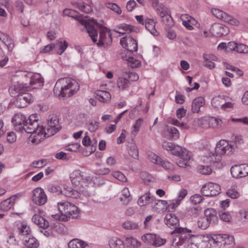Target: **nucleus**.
<instances>
[{"label": "nucleus", "instance_id": "f257e3e1", "mask_svg": "<svg viewBox=\"0 0 248 248\" xmlns=\"http://www.w3.org/2000/svg\"><path fill=\"white\" fill-rule=\"evenodd\" d=\"M174 232L173 248H198L202 243H208L213 248H224L226 244V235H191V230L183 228H178Z\"/></svg>", "mask_w": 248, "mask_h": 248}, {"label": "nucleus", "instance_id": "f03ea898", "mask_svg": "<svg viewBox=\"0 0 248 248\" xmlns=\"http://www.w3.org/2000/svg\"><path fill=\"white\" fill-rule=\"evenodd\" d=\"M25 80L20 81L19 76L14 75L12 77L11 84L9 89L12 96H16L19 93L40 88L44 85V79L39 74L28 73L25 75Z\"/></svg>", "mask_w": 248, "mask_h": 248}, {"label": "nucleus", "instance_id": "7ed1b4c3", "mask_svg": "<svg viewBox=\"0 0 248 248\" xmlns=\"http://www.w3.org/2000/svg\"><path fill=\"white\" fill-rule=\"evenodd\" d=\"M235 147L229 140H220L216 144L215 151L209 152L202 157V160L206 164L218 163L222 160V156L233 154Z\"/></svg>", "mask_w": 248, "mask_h": 248}, {"label": "nucleus", "instance_id": "20e7f679", "mask_svg": "<svg viewBox=\"0 0 248 248\" xmlns=\"http://www.w3.org/2000/svg\"><path fill=\"white\" fill-rule=\"evenodd\" d=\"M79 89V85L76 80L70 78H63L56 81L53 92L56 96L65 99L77 93Z\"/></svg>", "mask_w": 248, "mask_h": 248}, {"label": "nucleus", "instance_id": "39448f33", "mask_svg": "<svg viewBox=\"0 0 248 248\" xmlns=\"http://www.w3.org/2000/svg\"><path fill=\"white\" fill-rule=\"evenodd\" d=\"M23 131L31 134L29 138V142L34 144L39 143L45 138V135L43 133V126H39L37 116L35 114L30 116L24 126Z\"/></svg>", "mask_w": 248, "mask_h": 248}, {"label": "nucleus", "instance_id": "423d86ee", "mask_svg": "<svg viewBox=\"0 0 248 248\" xmlns=\"http://www.w3.org/2000/svg\"><path fill=\"white\" fill-rule=\"evenodd\" d=\"M162 147L173 155L178 156L180 158L176 163L180 167L186 168L189 166V161L191 157L190 152L186 148L175 144L172 142L164 141L162 142Z\"/></svg>", "mask_w": 248, "mask_h": 248}, {"label": "nucleus", "instance_id": "0eeeda50", "mask_svg": "<svg viewBox=\"0 0 248 248\" xmlns=\"http://www.w3.org/2000/svg\"><path fill=\"white\" fill-rule=\"evenodd\" d=\"M70 178L72 185L79 188L88 186L89 185L96 186L104 184L98 182L100 178L95 177L93 179L92 174L82 171L79 169L73 170L70 174Z\"/></svg>", "mask_w": 248, "mask_h": 248}, {"label": "nucleus", "instance_id": "6e6552de", "mask_svg": "<svg viewBox=\"0 0 248 248\" xmlns=\"http://www.w3.org/2000/svg\"><path fill=\"white\" fill-rule=\"evenodd\" d=\"M57 207L60 213L51 216L57 220L67 221L70 217L77 218L79 214L78 207L67 201L58 202Z\"/></svg>", "mask_w": 248, "mask_h": 248}, {"label": "nucleus", "instance_id": "1a4fd4ad", "mask_svg": "<svg viewBox=\"0 0 248 248\" xmlns=\"http://www.w3.org/2000/svg\"><path fill=\"white\" fill-rule=\"evenodd\" d=\"M85 28L92 41L98 46L108 45L112 42L110 31L108 28L102 27L100 29L98 39L97 31L90 23H88Z\"/></svg>", "mask_w": 248, "mask_h": 248}, {"label": "nucleus", "instance_id": "9d476101", "mask_svg": "<svg viewBox=\"0 0 248 248\" xmlns=\"http://www.w3.org/2000/svg\"><path fill=\"white\" fill-rule=\"evenodd\" d=\"M59 121L57 115H50L47 119V126L46 129L43 127V133L45 138H48L54 135L58 132L60 129L59 126Z\"/></svg>", "mask_w": 248, "mask_h": 248}, {"label": "nucleus", "instance_id": "9b49d317", "mask_svg": "<svg viewBox=\"0 0 248 248\" xmlns=\"http://www.w3.org/2000/svg\"><path fill=\"white\" fill-rule=\"evenodd\" d=\"M201 192L206 197L216 196L221 192V187L217 183L208 182L202 186Z\"/></svg>", "mask_w": 248, "mask_h": 248}, {"label": "nucleus", "instance_id": "f8f14e48", "mask_svg": "<svg viewBox=\"0 0 248 248\" xmlns=\"http://www.w3.org/2000/svg\"><path fill=\"white\" fill-rule=\"evenodd\" d=\"M211 12L215 17L224 22L234 26H237L239 24V22L237 19L233 18L232 16L221 10L214 8L211 9Z\"/></svg>", "mask_w": 248, "mask_h": 248}, {"label": "nucleus", "instance_id": "ddd939ff", "mask_svg": "<svg viewBox=\"0 0 248 248\" xmlns=\"http://www.w3.org/2000/svg\"><path fill=\"white\" fill-rule=\"evenodd\" d=\"M47 196L44 189L41 187H37L32 191L31 200L33 203L41 206L47 202Z\"/></svg>", "mask_w": 248, "mask_h": 248}, {"label": "nucleus", "instance_id": "4468645a", "mask_svg": "<svg viewBox=\"0 0 248 248\" xmlns=\"http://www.w3.org/2000/svg\"><path fill=\"white\" fill-rule=\"evenodd\" d=\"M232 177L238 179L248 176V164L233 165L231 168Z\"/></svg>", "mask_w": 248, "mask_h": 248}, {"label": "nucleus", "instance_id": "2eb2a0df", "mask_svg": "<svg viewBox=\"0 0 248 248\" xmlns=\"http://www.w3.org/2000/svg\"><path fill=\"white\" fill-rule=\"evenodd\" d=\"M120 43L125 48L127 52L131 53L137 51L138 43L137 41L130 36H126L121 39Z\"/></svg>", "mask_w": 248, "mask_h": 248}, {"label": "nucleus", "instance_id": "dca6fc26", "mask_svg": "<svg viewBox=\"0 0 248 248\" xmlns=\"http://www.w3.org/2000/svg\"><path fill=\"white\" fill-rule=\"evenodd\" d=\"M27 121L26 116L21 113L15 114L12 120L15 130L21 132H23V128Z\"/></svg>", "mask_w": 248, "mask_h": 248}, {"label": "nucleus", "instance_id": "f3484780", "mask_svg": "<svg viewBox=\"0 0 248 248\" xmlns=\"http://www.w3.org/2000/svg\"><path fill=\"white\" fill-rule=\"evenodd\" d=\"M44 213V212L43 210L38 209L37 213L35 214L33 216L32 221L39 227L46 229L48 227L49 223L48 221L43 217Z\"/></svg>", "mask_w": 248, "mask_h": 248}, {"label": "nucleus", "instance_id": "a211bd4d", "mask_svg": "<svg viewBox=\"0 0 248 248\" xmlns=\"http://www.w3.org/2000/svg\"><path fill=\"white\" fill-rule=\"evenodd\" d=\"M211 31L213 35L217 37H221L227 35L229 33L230 30L225 25L215 23L212 26Z\"/></svg>", "mask_w": 248, "mask_h": 248}, {"label": "nucleus", "instance_id": "6ab92c4d", "mask_svg": "<svg viewBox=\"0 0 248 248\" xmlns=\"http://www.w3.org/2000/svg\"><path fill=\"white\" fill-rule=\"evenodd\" d=\"M63 14L64 16L71 17L78 21L82 25L86 27L89 22L86 20L82 19L80 15L77 12L71 9H65L63 10Z\"/></svg>", "mask_w": 248, "mask_h": 248}, {"label": "nucleus", "instance_id": "aec40b11", "mask_svg": "<svg viewBox=\"0 0 248 248\" xmlns=\"http://www.w3.org/2000/svg\"><path fill=\"white\" fill-rule=\"evenodd\" d=\"M165 224L170 228H176L179 224V219L178 217L173 213H168L166 214L164 218Z\"/></svg>", "mask_w": 248, "mask_h": 248}, {"label": "nucleus", "instance_id": "412c9836", "mask_svg": "<svg viewBox=\"0 0 248 248\" xmlns=\"http://www.w3.org/2000/svg\"><path fill=\"white\" fill-rule=\"evenodd\" d=\"M17 199V196L15 195L4 200L0 204V209L2 211H8L14 206Z\"/></svg>", "mask_w": 248, "mask_h": 248}, {"label": "nucleus", "instance_id": "4be33fe9", "mask_svg": "<svg viewBox=\"0 0 248 248\" xmlns=\"http://www.w3.org/2000/svg\"><path fill=\"white\" fill-rule=\"evenodd\" d=\"M130 84L129 80L126 77L124 74H122L117 79L116 86L121 91L128 88Z\"/></svg>", "mask_w": 248, "mask_h": 248}, {"label": "nucleus", "instance_id": "5701e85b", "mask_svg": "<svg viewBox=\"0 0 248 248\" xmlns=\"http://www.w3.org/2000/svg\"><path fill=\"white\" fill-rule=\"evenodd\" d=\"M181 18L183 21V25L188 30H192L193 26L197 23L196 20L187 15H182Z\"/></svg>", "mask_w": 248, "mask_h": 248}, {"label": "nucleus", "instance_id": "b1692460", "mask_svg": "<svg viewBox=\"0 0 248 248\" xmlns=\"http://www.w3.org/2000/svg\"><path fill=\"white\" fill-rule=\"evenodd\" d=\"M139 29L134 26L125 24H121L116 27L115 31L120 34H124L132 31L137 32Z\"/></svg>", "mask_w": 248, "mask_h": 248}, {"label": "nucleus", "instance_id": "393cba45", "mask_svg": "<svg viewBox=\"0 0 248 248\" xmlns=\"http://www.w3.org/2000/svg\"><path fill=\"white\" fill-rule=\"evenodd\" d=\"M55 188H56L58 191V188H59L60 193L66 197L77 199L80 196V193L79 192L73 189L72 187L69 186L64 188L62 190H61V188L59 186H58L57 188L55 187Z\"/></svg>", "mask_w": 248, "mask_h": 248}, {"label": "nucleus", "instance_id": "a878e982", "mask_svg": "<svg viewBox=\"0 0 248 248\" xmlns=\"http://www.w3.org/2000/svg\"><path fill=\"white\" fill-rule=\"evenodd\" d=\"M0 40L7 46L8 50L12 52L15 46L12 38L7 34L0 31Z\"/></svg>", "mask_w": 248, "mask_h": 248}, {"label": "nucleus", "instance_id": "bb28decb", "mask_svg": "<svg viewBox=\"0 0 248 248\" xmlns=\"http://www.w3.org/2000/svg\"><path fill=\"white\" fill-rule=\"evenodd\" d=\"M154 204L152 205L154 210L157 213L163 212L165 210L167 209L168 202L166 201L158 200H154Z\"/></svg>", "mask_w": 248, "mask_h": 248}, {"label": "nucleus", "instance_id": "cd10ccee", "mask_svg": "<svg viewBox=\"0 0 248 248\" xmlns=\"http://www.w3.org/2000/svg\"><path fill=\"white\" fill-rule=\"evenodd\" d=\"M23 244L27 248H37L39 246L38 240L34 237H25L23 239Z\"/></svg>", "mask_w": 248, "mask_h": 248}, {"label": "nucleus", "instance_id": "c85d7f7f", "mask_svg": "<svg viewBox=\"0 0 248 248\" xmlns=\"http://www.w3.org/2000/svg\"><path fill=\"white\" fill-rule=\"evenodd\" d=\"M154 201V197L151 196L150 193H147L138 199V204L140 206H143L153 203Z\"/></svg>", "mask_w": 248, "mask_h": 248}, {"label": "nucleus", "instance_id": "c756f323", "mask_svg": "<svg viewBox=\"0 0 248 248\" xmlns=\"http://www.w3.org/2000/svg\"><path fill=\"white\" fill-rule=\"evenodd\" d=\"M144 24L146 29L152 35L154 36H157L158 35V32L155 28L156 22L154 19L151 18L146 19Z\"/></svg>", "mask_w": 248, "mask_h": 248}, {"label": "nucleus", "instance_id": "7c9ffc66", "mask_svg": "<svg viewBox=\"0 0 248 248\" xmlns=\"http://www.w3.org/2000/svg\"><path fill=\"white\" fill-rule=\"evenodd\" d=\"M132 197L128 188L125 187L121 191L120 200L124 205H127L132 200Z\"/></svg>", "mask_w": 248, "mask_h": 248}, {"label": "nucleus", "instance_id": "2f4dec72", "mask_svg": "<svg viewBox=\"0 0 248 248\" xmlns=\"http://www.w3.org/2000/svg\"><path fill=\"white\" fill-rule=\"evenodd\" d=\"M96 95L98 100L103 103H107L111 99L110 93L107 91L98 90L96 91Z\"/></svg>", "mask_w": 248, "mask_h": 248}, {"label": "nucleus", "instance_id": "473e14b6", "mask_svg": "<svg viewBox=\"0 0 248 248\" xmlns=\"http://www.w3.org/2000/svg\"><path fill=\"white\" fill-rule=\"evenodd\" d=\"M205 104L204 99L202 97L195 98L192 103V111L193 113H198L201 107Z\"/></svg>", "mask_w": 248, "mask_h": 248}, {"label": "nucleus", "instance_id": "72a5a7b5", "mask_svg": "<svg viewBox=\"0 0 248 248\" xmlns=\"http://www.w3.org/2000/svg\"><path fill=\"white\" fill-rule=\"evenodd\" d=\"M204 217H208L210 223H215L217 219V212L213 208H208L205 210L204 211Z\"/></svg>", "mask_w": 248, "mask_h": 248}, {"label": "nucleus", "instance_id": "f704fd0d", "mask_svg": "<svg viewBox=\"0 0 248 248\" xmlns=\"http://www.w3.org/2000/svg\"><path fill=\"white\" fill-rule=\"evenodd\" d=\"M19 233L22 235H27L31 233V229L28 224L24 221L20 222L18 224Z\"/></svg>", "mask_w": 248, "mask_h": 248}, {"label": "nucleus", "instance_id": "c9c22d12", "mask_svg": "<svg viewBox=\"0 0 248 248\" xmlns=\"http://www.w3.org/2000/svg\"><path fill=\"white\" fill-rule=\"evenodd\" d=\"M109 246L110 248H124V242L120 239L114 237L109 240Z\"/></svg>", "mask_w": 248, "mask_h": 248}, {"label": "nucleus", "instance_id": "e433bc0d", "mask_svg": "<svg viewBox=\"0 0 248 248\" xmlns=\"http://www.w3.org/2000/svg\"><path fill=\"white\" fill-rule=\"evenodd\" d=\"M157 12V14L161 18H163L170 16V11L169 9L162 4H158L156 7H154Z\"/></svg>", "mask_w": 248, "mask_h": 248}, {"label": "nucleus", "instance_id": "4c0bfd02", "mask_svg": "<svg viewBox=\"0 0 248 248\" xmlns=\"http://www.w3.org/2000/svg\"><path fill=\"white\" fill-rule=\"evenodd\" d=\"M143 122L144 120L141 118H139L136 120L131 128L132 135L136 136L138 134Z\"/></svg>", "mask_w": 248, "mask_h": 248}, {"label": "nucleus", "instance_id": "58836bf2", "mask_svg": "<svg viewBox=\"0 0 248 248\" xmlns=\"http://www.w3.org/2000/svg\"><path fill=\"white\" fill-rule=\"evenodd\" d=\"M230 46L233 45L234 46L233 50L241 53H248V46L243 44H236L234 42H229Z\"/></svg>", "mask_w": 248, "mask_h": 248}, {"label": "nucleus", "instance_id": "ea45409f", "mask_svg": "<svg viewBox=\"0 0 248 248\" xmlns=\"http://www.w3.org/2000/svg\"><path fill=\"white\" fill-rule=\"evenodd\" d=\"M69 248H84L86 244L83 241L78 239H74L68 243Z\"/></svg>", "mask_w": 248, "mask_h": 248}, {"label": "nucleus", "instance_id": "a19ab883", "mask_svg": "<svg viewBox=\"0 0 248 248\" xmlns=\"http://www.w3.org/2000/svg\"><path fill=\"white\" fill-rule=\"evenodd\" d=\"M122 57L123 59L127 61L129 66L132 68L138 67L141 64V62L140 60L133 57H129L128 58H127V57H124L123 55V53H122Z\"/></svg>", "mask_w": 248, "mask_h": 248}, {"label": "nucleus", "instance_id": "79ce46f5", "mask_svg": "<svg viewBox=\"0 0 248 248\" xmlns=\"http://www.w3.org/2000/svg\"><path fill=\"white\" fill-rule=\"evenodd\" d=\"M68 46V43L65 41L59 42L55 45L54 49L57 54L61 55Z\"/></svg>", "mask_w": 248, "mask_h": 248}, {"label": "nucleus", "instance_id": "37998d69", "mask_svg": "<svg viewBox=\"0 0 248 248\" xmlns=\"http://www.w3.org/2000/svg\"><path fill=\"white\" fill-rule=\"evenodd\" d=\"M223 103H224V98L220 95L215 96L211 101V104L214 108L221 107L222 108Z\"/></svg>", "mask_w": 248, "mask_h": 248}, {"label": "nucleus", "instance_id": "c03bdc74", "mask_svg": "<svg viewBox=\"0 0 248 248\" xmlns=\"http://www.w3.org/2000/svg\"><path fill=\"white\" fill-rule=\"evenodd\" d=\"M197 224L200 228L205 230L209 227L210 223L208 220V217H205L203 216L199 218Z\"/></svg>", "mask_w": 248, "mask_h": 248}, {"label": "nucleus", "instance_id": "a18cd8bd", "mask_svg": "<svg viewBox=\"0 0 248 248\" xmlns=\"http://www.w3.org/2000/svg\"><path fill=\"white\" fill-rule=\"evenodd\" d=\"M147 158L149 161L156 165H159L161 160L159 156L152 152H148L147 153Z\"/></svg>", "mask_w": 248, "mask_h": 248}, {"label": "nucleus", "instance_id": "49530a36", "mask_svg": "<svg viewBox=\"0 0 248 248\" xmlns=\"http://www.w3.org/2000/svg\"><path fill=\"white\" fill-rule=\"evenodd\" d=\"M75 5L77 6L78 8L81 10V11L86 13H90L93 11L92 7L91 5L86 4L84 2L82 3H75Z\"/></svg>", "mask_w": 248, "mask_h": 248}, {"label": "nucleus", "instance_id": "de8ad7c7", "mask_svg": "<svg viewBox=\"0 0 248 248\" xmlns=\"http://www.w3.org/2000/svg\"><path fill=\"white\" fill-rule=\"evenodd\" d=\"M125 243L129 247L132 248H138L140 245V243L136 238L133 237H128L126 238Z\"/></svg>", "mask_w": 248, "mask_h": 248}, {"label": "nucleus", "instance_id": "09e8293b", "mask_svg": "<svg viewBox=\"0 0 248 248\" xmlns=\"http://www.w3.org/2000/svg\"><path fill=\"white\" fill-rule=\"evenodd\" d=\"M222 124V120L219 118L212 117L209 120V125L213 128H217L220 127Z\"/></svg>", "mask_w": 248, "mask_h": 248}, {"label": "nucleus", "instance_id": "8fccbe9b", "mask_svg": "<svg viewBox=\"0 0 248 248\" xmlns=\"http://www.w3.org/2000/svg\"><path fill=\"white\" fill-rule=\"evenodd\" d=\"M199 172L204 175H209L212 172L211 168L208 165H199L198 167Z\"/></svg>", "mask_w": 248, "mask_h": 248}, {"label": "nucleus", "instance_id": "3c124183", "mask_svg": "<svg viewBox=\"0 0 248 248\" xmlns=\"http://www.w3.org/2000/svg\"><path fill=\"white\" fill-rule=\"evenodd\" d=\"M158 165L162 167L164 169L168 171H173L174 170V167L173 164L166 160L161 159Z\"/></svg>", "mask_w": 248, "mask_h": 248}, {"label": "nucleus", "instance_id": "603ef678", "mask_svg": "<svg viewBox=\"0 0 248 248\" xmlns=\"http://www.w3.org/2000/svg\"><path fill=\"white\" fill-rule=\"evenodd\" d=\"M155 238V234L152 233H147L142 236V240L145 243L154 245L155 242L154 239Z\"/></svg>", "mask_w": 248, "mask_h": 248}, {"label": "nucleus", "instance_id": "864d4df0", "mask_svg": "<svg viewBox=\"0 0 248 248\" xmlns=\"http://www.w3.org/2000/svg\"><path fill=\"white\" fill-rule=\"evenodd\" d=\"M106 6L118 15L122 14V10L120 7L115 3L108 2L105 4Z\"/></svg>", "mask_w": 248, "mask_h": 248}, {"label": "nucleus", "instance_id": "5fc2aeb1", "mask_svg": "<svg viewBox=\"0 0 248 248\" xmlns=\"http://www.w3.org/2000/svg\"><path fill=\"white\" fill-rule=\"evenodd\" d=\"M129 155L134 158L137 159L139 157V152L137 146L133 144L130 146L128 150Z\"/></svg>", "mask_w": 248, "mask_h": 248}, {"label": "nucleus", "instance_id": "6e6d98bb", "mask_svg": "<svg viewBox=\"0 0 248 248\" xmlns=\"http://www.w3.org/2000/svg\"><path fill=\"white\" fill-rule=\"evenodd\" d=\"M112 175L114 178L121 182H125L127 181V178L126 176L121 171H112Z\"/></svg>", "mask_w": 248, "mask_h": 248}, {"label": "nucleus", "instance_id": "4d7b16f0", "mask_svg": "<svg viewBox=\"0 0 248 248\" xmlns=\"http://www.w3.org/2000/svg\"><path fill=\"white\" fill-rule=\"evenodd\" d=\"M124 228L127 230H136L139 229V225L132 221H127L123 224Z\"/></svg>", "mask_w": 248, "mask_h": 248}, {"label": "nucleus", "instance_id": "13d9d810", "mask_svg": "<svg viewBox=\"0 0 248 248\" xmlns=\"http://www.w3.org/2000/svg\"><path fill=\"white\" fill-rule=\"evenodd\" d=\"M223 65L227 69L230 70L233 72H235L239 76L243 75V71L237 67L233 66L232 65H230L226 62H224Z\"/></svg>", "mask_w": 248, "mask_h": 248}, {"label": "nucleus", "instance_id": "bf43d9fd", "mask_svg": "<svg viewBox=\"0 0 248 248\" xmlns=\"http://www.w3.org/2000/svg\"><path fill=\"white\" fill-rule=\"evenodd\" d=\"M27 92L24 93H19L15 96H16L17 94L22 98L23 101L27 102V104L30 103L33 100V97L31 94L26 93Z\"/></svg>", "mask_w": 248, "mask_h": 248}, {"label": "nucleus", "instance_id": "052dcab7", "mask_svg": "<svg viewBox=\"0 0 248 248\" xmlns=\"http://www.w3.org/2000/svg\"><path fill=\"white\" fill-rule=\"evenodd\" d=\"M232 141L235 144L236 147L237 145L243 143L244 140L241 135L233 134L232 137Z\"/></svg>", "mask_w": 248, "mask_h": 248}, {"label": "nucleus", "instance_id": "680f3d73", "mask_svg": "<svg viewBox=\"0 0 248 248\" xmlns=\"http://www.w3.org/2000/svg\"><path fill=\"white\" fill-rule=\"evenodd\" d=\"M46 164V159H40L33 161L31 163V166L36 168H41Z\"/></svg>", "mask_w": 248, "mask_h": 248}, {"label": "nucleus", "instance_id": "e2e57ef3", "mask_svg": "<svg viewBox=\"0 0 248 248\" xmlns=\"http://www.w3.org/2000/svg\"><path fill=\"white\" fill-rule=\"evenodd\" d=\"M6 242L10 247H15L18 245V241L17 240L13 234H11L8 237Z\"/></svg>", "mask_w": 248, "mask_h": 248}, {"label": "nucleus", "instance_id": "0e129e2a", "mask_svg": "<svg viewBox=\"0 0 248 248\" xmlns=\"http://www.w3.org/2000/svg\"><path fill=\"white\" fill-rule=\"evenodd\" d=\"M167 131L173 139H177L179 137V132L174 127L171 126L168 128Z\"/></svg>", "mask_w": 248, "mask_h": 248}, {"label": "nucleus", "instance_id": "69168bd1", "mask_svg": "<svg viewBox=\"0 0 248 248\" xmlns=\"http://www.w3.org/2000/svg\"><path fill=\"white\" fill-rule=\"evenodd\" d=\"M181 202L177 199L172 200L170 203L167 205V209L169 211H172L175 210L180 204Z\"/></svg>", "mask_w": 248, "mask_h": 248}, {"label": "nucleus", "instance_id": "338daca9", "mask_svg": "<svg viewBox=\"0 0 248 248\" xmlns=\"http://www.w3.org/2000/svg\"><path fill=\"white\" fill-rule=\"evenodd\" d=\"M99 123L96 121H91L88 125V129L91 132H94L99 127Z\"/></svg>", "mask_w": 248, "mask_h": 248}, {"label": "nucleus", "instance_id": "774afa93", "mask_svg": "<svg viewBox=\"0 0 248 248\" xmlns=\"http://www.w3.org/2000/svg\"><path fill=\"white\" fill-rule=\"evenodd\" d=\"M226 194L228 197L232 199H236L239 196V193L234 187H232L227 191Z\"/></svg>", "mask_w": 248, "mask_h": 248}]
</instances>
